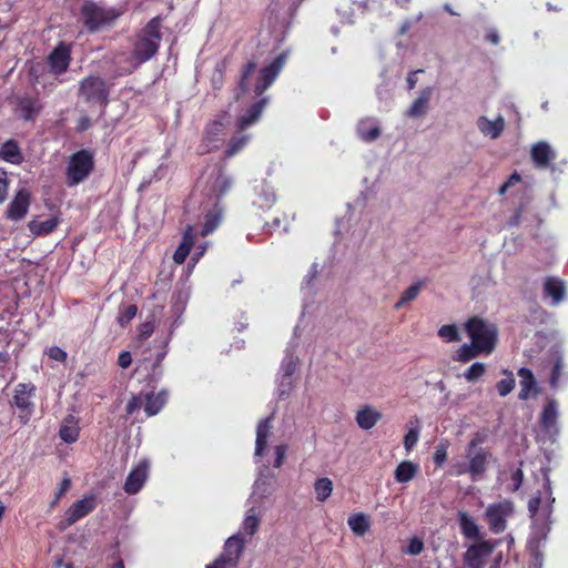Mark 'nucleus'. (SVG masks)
<instances>
[{
  "instance_id": "25",
  "label": "nucleus",
  "mask_w": 568,
  "mask_h": 568,
  "mask_svg": "<svg viewBox=\"0 0 568 568\" xmlns=\"http://www.w3.org/2000/svg\"><path fill=\"white\" fill-rule=\"evenodd\" d=\"M193 246V227L187 225L184 233L183 239L176 251L174 252L173 260L176 264H183L190 253L191 247Z\"/></svg>"
},
{
  "instance_id": "22",
  "label": "nucleus",
  "mask_w": 568,
  "mask_h": 568,
  "mask_svg": "<svg viewBox=\"0 0 568 568\" xmlns=\"http://www.w3.org/2000/svg\"><path fill=\"white\" fill-rule=\"evenodd\" d=\"M33 393V385L19 384L16 388L12 404L20 410H33V403L31 402Z\"/></svg>"
},
{
  "instance_id": "5",
  "label": "nucleus",
  "mask_w": 568,
  "mask_h": 568,
  "mask_svg": "<svg viewBox=\"0 0 568 568\" xmlns=\"http://www.w3.org/2000/svg\"><path fill=\"white\" fill-rule=\"evenodd\" d=\"M92 154L87 150L75 152L68 163L67 180L70 186L84 181L93 170Z\"/></svg>"
},
{
  "instance_id": "43",
  "label": "nucleus",
  "mask_w": 568,
  "mask_h": 568,
  "mask_svg": "<svg viewBox=\"0 0 568 568\" xmlns=\"http://www.w3.org/2000/svg\"><path fill=\"white\" fill-rule=\"evenodd\" d=\"M438 336L445 339L446 342H458L460 341L459 332L454 324L443 325L438 329Z\"/></svg>"
},
{
  "instance_id": "50",
  "label": "nucleus",
  "mask_w": 568,
  "mask_h": 568,
  "mask_svg": "<svg viewBox=\"0 0 568 568\" xmlns=\"http://www.w3.org/2000/svg\"><path fill=\"white\" fill-rule=\"evenodd\" d=\"M297 361V357H294L292 354H287L281 366L282 375L293 377V374L296 371Z\"/></svg>"
},
{
  "instance_id": "20",
  "label": "nucleus",
  "mask_w": 568,
  "mask_h": 568,
  "mask_svg": "<svg viewBox=\"0 0 568 568\" xmlns=\"http://www.w3.org/2000/svg\"><path fill=\"white\" fill-rule=\"evenodd\" d=\"M477 126L484 135L497 139L505 130V120L501 115H498L494 121L486 116H479Z\"/></svg>"
},
{
  "instance_id": "44",
  "label": "nucleus",
  "mask_w": 568,
  "mask_h": 568,
  "mask_svg": "<svg viewBox=\"0 0 568 568\" xmlns=\"http://www.w3.org/2000/svg\"><path fill=\"white\" fill-rule=\"evenodd\" d=\"M321 271L322 267L320 266V264L317 262H314L302 282V288L312 290Z\"/></svg>"
},
{
  "instance_id": "8",
  "label": "nucleus",
  "mask_w": 568,
  "mask_h": 568,
  "mask_svg": "<svg viewBox=\"0 0 568 568\" xmlns=\"http://www.w3.org/2000/svg\"><path fill=\"white\" fill-rule=\"evenodd\" d=\"M558 402L555 398L548 397L542 410L539 415V426L544 433L549 436H556L559 434L558 427Z\"/></svg>"
},
{
  "instance_id": "31",
  "label": "nucleus",
  "mask_w": 568,
  "mask_h": 568,
  "mask_svg": "<svg viewBox=\"0 0 568 568\" xmlns=\"http://www.w3.org/2000/svg\"><path fill=\"white\" fill-rule=\"evenodd\" d=\"M357 133L362 140L371 142L379 136L381 131L374 120H363L357 125Z\"/></svg>"
},
{
  "instance_id": "4",
  "label": "nucleus",
  "mask_w": 568,
  "mask_h": 568,
  "mask_svg": "<svg viewBox=\"0 0 568 568\" xmlns=\"http://www.w3.org/2000/svg\"><path fill=\"white\" fill-rule=\"evenodd\" d=\"M514 514V504L504 499L487 506L484 513L489 530L493 534H501L507 528V520Z\"/></svg>"
},
{
  "instance_id": "45",
  "label": "nucleus",
  "mask_w": 568,
  "mask_h": 568,
  "mask_svg": "<svg viewBox=\"0 0 568 568\" xmlns=\"http://www.w3.org/2000/svg\"><path fill=\"white\" fill-rule=\"evenodd\" d=\"M59 436L65 443H74L79 437V428L74 425H62L59 430Z\"/></svg>"
},
{
  "instance_id": "11",
  "label": "nucleus",
  "mask_w": 568,
  "mask_h": 568,
  "mask_svg": "<svg viewBox=\"0 0 568 568\" xmlns=\"http://www.w3.org/2000/svg\"><path fill=\"white\" fill-rule=\"evenodd\" d=\"M286 62V53H281L270 65L261 71V77L255 85L256 95H261L276 79Z\"/></svg>"
},
{
  "instance_id": "62",
  "label": "nucleus",
  "mask_w": 568,
  "mask_h": 568,
  "mask_svg": "<svg viewBox=\"0 0 568 568\" xmlns=\"http://www.w3.org/2000/svg\"><path fill=\"white\" fill-rule=\"evenodd\" d=\"M154 325L151 322H145L140 327V337L148 338L153 333Z\"/></svg>"
},
{
  "instance_id": "41",
  "label": "nucleus",
  "mask_w": 568,
  "mask_h": 568,
  "mask_svg": "<svg viewBox=\"0 0 568 568\" xmlns=\"http://www.w3.org/2000/svg\"><path fill=\"white\" fill-rule=\"evenodd\" d=\"M256 67V62L248 61L243 68L242 77L239 82V93L236 94V99H239L240 94L245 93L248 90L247 79L255 72Z\"/></svg>"
},
{
  "instance_id": "40",
  "label": "nucleus",
  "mask_w": 568,
  "mask_h": 568,
  "mask_svg": "<svg viewBox=\"0 0 568 568\" xmlns=\"http://www.w3.org/2000/svg\"><path fill=\"white\" fill-rule=\"evenodd\" d=\"M486 365L480 362L471 364L463 374L464 378L469 383H475L486 374Z\"/></svg>"
},
{
  "instance_id": "55",
  "label": "nucleus",
  "mask_w": 568,
  "mask_h": 568,
  "mask_svg": "<svg viewBox=\"0 0 568 568\" xmlns=\"http://www.w3.org/2000/svg\"><path fill=\"white\" fill-rule=\"evenodd\" d=\"M540 504H541V494L540 493H538L537 495L532 496L528 500V511L530 514V517H535L538 514L539 508H540Z\"/></svg>"
},
{
  "instance_id": "9",
  "label": "nucleus",
  "mask_w": 568,
  "mask_h": 568,
  "mask_svg": "<svg viewBox=\"0 0 568 568\" xmlns=\"http://www.w3.org/2000/svg\"><path fill=\"white\" fill-rule=\"evenodd\" d=\"M243 551V540L240 535L230 537L224 547V552L206 568H225L226 565L235 566Z\"/></svg>"
},
{
  "instance_id": "6",
  "label": "nucleus",
  "mask_w": 568,
  "mask_h": 568,
  "mask_svg": "<svg viewBox=\"0 0 568 568\" xmlns=\"http://www.w3.org/2000/svg\"><path fill=\"white\" fill-rule=\"evenodd\" d=\"M79 94L85 102L106 104L109 91L105 81L98 75H89L80 82Z\"/></svg>"
},
{
  "instance_id": "52",
  "label": "nucleus",
  "mask_w": 568,
  "mask_h": 568,
  "mask_svg": "<svg viewBox=\"0 0 568 568\" xmlns=\"http://www.w3.org/2000/svg\"><path fill=\"white\" fill-rule=\"evenodd\" d=\"M293 387V377L281 375V379L277 387L278 397L284 399L288 396Z\"/></svg>"
},
{
  "instance_id": "54",
  "label": "nucleus",
  "mask_w": 568,
  "mask_h": 568,
  "mask_svg": "<svg viewBox=\"0 0 568 568\" xmlns=\"http://www.w3.org/2000/svg\"><path fill=\"white\" fill-rule=\"evenodd\" d=\"M232 187V180L225 175L220 174L214 183V189L217 191V195L222 196Z\"/></svg>"
},
{
  "instance_id": "24",
  "label": "nucleus",
  "mask_w": 568,
  "mask_h": 568,
  "mask_svg": "<svg viewBox=\"0 0 568 568\" xmlns=\"http://www.w3.org/2000/svg\"><path fill=\"white\" fill-rule=\"evenodd\" d=\"M432 94L433 89L430 87L423 89L419 97L413 102V104L408 109V115L412 118H419L426 114Z\"/></svg>"
},
{
  "instance_id": "38",
  "label": "nucleus",
  "mask_w": 568,
  "mask_h": 568,
  "mask_svg": "<svg viewBox=\"0 0 568 568\" xmlns=\"http://www.w3.org/2000/svg\"><path fill=\"white\" fill-rule=\"evenodd\" d=\"M314 490L316 499L323 503L331 496L333 491V481L327 477L318 478L314 483Z\"/></svg>"
},
{
  "instance_id": "29",
  "label": "nucleus",
  "mask_w": 568,
  "mask_h": 568,
  "mask_svg": "<svg viewBox=\"0 0 568 568\" xmlns=\"http://www.w3.org/2000/svg\"><path fill=\"white\" fill-rule=\"evenodd\" d=\"M379 419V412L368 406L358 410L356 415V422L362 429H371Z\"/></svg>"
},
{
  "instance_id": "60",
  "label": "nucleus",
  "mask_w": 568,
  "mask_h": 568,
  "mask_svg": "<svg viewBox=\"0 0 568 568\" xmlns=\"http://www.w3.org/2000/svg\"><path fill=\"white\" fill-rule=\"evenodd\" d=\"M132 363V356L130 352H122L119 355L118 364L122 368H128Z\"/></svg>"
},
{
  "instance_id": "23",
  "label": "nucleus",
  "mask_w": 568,
  "mask_h": 568,
  "mask_svg": "<svg viewBox=\"0 0 568 568\" xmlns=\"http://www.w3.org/2000/svg\"><path fill=\"white\" fill-rule=\"evenodd\" d=\"M266 102H267V99L263 98L262 100L254 103L243 115H241L237 121L239 129L245 130L250 125L255 123L260 119V116L266 105Z\"/></svg>"
},
{
  "instance_id": "34",
  "label": "nucleus",
  "mask_w": 568,
  "mask_h": 568,
  "mask_svg": "<svg viewBox=\"0 0 568 568\" xmlns=\"http://www.w3.org/2000/svg\"><path fill=\"white\" fill-rule=\"evenodd\" d=\"M57 225L58 220L52 217L45 221L32 220L29 222L28 227L32 234L38 236L51 233L57 227Z\"/></svg>"
},
{
  "instance_id": "26",
  "label": "nucleus",
  "mask_w": 568,
  "mask_h": 568,
  "mask_svg": "<svg viewBox=\"0 0 568 568\" xmlns=\"http://www.w3.org/2000/svg\"><path fill=\"white\" fill-rule=\"evenodd\" d=\"M419 465L410 460L399 463L395 469L394 476L398 483H408L419 473Z\"/></svg>"
},
{
  "instance_id": "46",
  "label": "nucleus",
  "mask_w": 568,
  "mask_h": 568,
  "mask_svg": "<svg viewBox=\"0 0 568 568\" xmlns=\"http://www.w3.org/2000/svg\"><path fill=\"white\" fill-rule=\"evenodd\" d=\"M448 440H442L437 446L433 455V460L436 467H442L447 459Z\"/></svg>"
},
{
  "instance_id": "2",
  "label": "nucleus",
  "mask_w": 568,
  "mask_h": 568,
  "mask_svg": "<svg viewBox=\"0 0 568 568\" xmlns=\"http://www.w3.org/2000/svg\"><path fill=\"white\" fill-rule=\"evenodd\" d=\"M464 329L470 342L483 347L486 355L494 352L498 341V329L495 324L479 316H471L466 321Z\"/></svg>"
},
{
  "instance_id": "35",
  "label": "nucleus",
  "mask_w": 568,
  "mask_h": 568,
  "mask_svg": "<svg viewBox=\"0 0 568 568\" xmlns=\"http://www.w3.org/2000/svg\"><path fill=\"white\" fill-rule=\"evenodd\" d=\"M166 396L168 395L164 392H161L156 395H146L144 410L148 414V416H154L161 410V408L164 406L166 402Z\"/></svg>"
},
{
  "instance_id": "27",
  "label": "nucleus",
  "mask_w": 568,
  "mask_h": 568,
  "mask_svg": "<svg viewBox=\"0 0 568 568\" xmlns=\"http://www.w3.org/2000/svg\"><path fill=\"white\" fill-rule=\"evenodd\" d=\"M485 354L484 348L478 344L470 342V344H463L453 356V359L460 363H468L479 355Z\"/></svg>"
},
{
  "instance_id": "15",
  "label": "nucleus",
  "mask_w": 568,
  "mask_h": 568,
  "mask_svg": "<svg viewBox=\"0 0 568 568\" xmlns=\"http://www.w3.org/2000/svg\"><path fill=\"white\" fill-rule=\"evenodd\" d=\"M530 155L534 164L539 169L548 168L550 163L556 159L555 151L545 141H540L534 144L530 151Z\"/></svg>"
},
{
  "instance_id": "47",
  "label": "nucleus",
  "mask_w": 568,
  "mask_h": 568,
  "mask_svg": "<svg viewBox=\"0 0 568 568\" xmlns=\"http://www.w3.org/2000/svg\"><path fill=\"white\" fill-rule=\"evenodd\" d=\"M564 371V361L560 356H558L554 363L550 377H549V384L551 388H557L559 384V379L562 376Z\"/></svg>"
},
{
  "instance_id": "49",
  "label": "nucleus",
  "mask_w": 568,
  "mask_h": 568,
  "mask_svg": "<svg viewBox=\"0 0 568 568\" xmlns=\"http://www.w3.org/2000/svg\"><path fill=\"white\" fill-rule=\"evenodd\" d=\"M223 129H224V125L221 121H214L205 130L206 139L210 142L219 141L220 136L223 133Z\"/></svg>"
},
{
  "instance_id": "28",
  "label": "nucleus",
  "mask_w": 568,
  "mask_h": 568,
  "mask_svg": "<svg viewBox=\"0 0 568 568\" xmlns=\"http://www.w3.org/2000/svg\"><path fill=\"white\" fill-rule=\"evenodd\" d=\"M407 433L404 436V447L407 452H410L417 444L420 434V422L417 417L408 420L406 424Z\"/></svg>"
},
{
  "instance_id": "63",
  "label": "nucleus",
  "mask_w": 568,
  "mask_h": 568,
  "mask_svg": "<svg viewBox=\"0 0 568 568\" xmlns=\"http://www.w3.org/2000/svg\"><path fill=\"white\" fill-rule=\"evenodd\" d=\"M142 405V402L139 397H132L126 404V413L133 414L136 409H139Z\"/></svg>"
},
{
  "instance_id": "32",
  "label": "nucleus",
  "mask_w": 568,
  "mask_h": 568,
  "mask_svg": "<svg viewBox=\"0 0 568 568\" xmlns=\"http://www.w3.org/2000/svg\"><path fill=\"white\" fill-rule=\"evenodd\" d=\"M222 221V209L215 205L212 211L205 215V222L201 231L202 236H207L216 230Z\"/></svg>"
},
{
  "instance_id": "18",
  "label": "nucleus",
  "mask_w": 568,
  "mask_h": 568,
  "mask_svg": "<svg viewBox=\"0 0 568 568\" xmlns=\"http://www.w3.org/2000/svg\"><path fill=\"white\" fill-rule=\"evenodd\" d=\"M544 294L551 298L552 305H558L562 302L566 288L564 282L555 276H548L544 281Z\"/></svg>"
},
{
  "instance_id": "58",
  "label": "nucleus",
  "mask_w": 568,
  "mask_h": 568,
  "mask_svg": "<svg viewBox=\"0 0 568 568\" xmlns=\"http://www.w3.org/2000/svg\"><path fill=\"white\" fill-rule=\"evenodd\" d=\"M247 136H242L240 139H233L227 151L229 155H233L239 152L242 146L246 143Z\"/></svg>"
},
{
  "instance_id": "13",
  "label": "nucleus",
  "mask_w": 568,
  "mask_h": 568,
  "mask_svg": "<svg viewBox=\"0 0 568 568\" xmlns=\"http://www.w3.org/2000/svg\"><path fill=\"white\" fill-rule=\"evenodd\" d=\"M149 468L150 463L144 459L140 462L134 469L131 470L124 484V490L128 494H136L142 488L148 478Z\"/></svg>"
},
{
  "instance_id": "39",
  "label": "nucleus",
  "mask_w": 568,
  "mask_h": 568,
  "mask_svg": "<svg viewBox=\"0 0 568 568\" xmlns=\"http://www.w3.org/2000/svg\"><path fill=\"white\" fill-rule=\"evenodd\" d=\"M0 155L4 161L19 163L21 160L20 149L13 141H7L0 149Z\"/></svg>"
},
{
  "instance_id": "37",
  "label": "nucleus",
  "mask_w": 568,
  "mask_h": 568,
  "mask_svg": "<svg viewBox=\"0 0 568 568\" xmlns=\"http://www.w3.org/2000/svg\"><path fill=\"white\" fill-rule=\"evenodd\" d=\"M424 285L423 281L416 282L413 285H410L408 288H406L399 300L393 305V308H402L407 303L414 301L418 294L420 293V290Z\"/></svg>"
},
{
  "instance_id": "59",
  "label": "nucleus",
  "mask_w": 568,
  "mask_h": 568,
  "mask_svg": "<svg viewBox=\"0 0 568 568\" xmlns=\"http://www.w3.org/2000/svg\"><path fill=\"white\" fill-rule=\"evenodd\" d=\"M8 193V182L4 172H0V204L6 200Z\"/></svg>"
},
{
  "instance_id": "16",
  "label": "nucleus",
  "mask_w": 568,
  "mask_h": 568,
  "mask_svg": "<svg viewBox=\"0 0 568 568\" xmlns=\"http://www.w3.org/2000/svg\"><path fill=\"white\" fill-rule=\"evenodd\" d=\"M517 375L520 378V390L518 394L519 399L527 400L530 397V395L537 396L539 394L537 382L531 369L527 367H521L518 369Z\"/></svg>"
},
{
  "instance_id": "61",
  "label": "nucleus",
  "mask_w": 568,
  "mask_h": 568,
  "mask_svg": "<svg viewBox=\"0 0 568 568\" xmlns=\"http://www.w3.org/2000/svg\"><path fill=\"white\" fill-rule=\"evenodd\" d=\"M285 446L283 445H280V446H276L275 447V455H276V458H275V462H274V466L275 467H281L283 462H284V457H285Z\"/></svg>"
},
{
  "instance_id": "1",
  "label": "nucleus",
  "mask_w": 568,
  "mask_h": 568,
  "mask_svg": "<svg viewBox=\"0 0 568 568\" xmlns=\"http://www.w3.org/2000/svg\"><path fill=\"white\" fill-rule=\"evenodd\" d=\"M161 22L160 16L151 19L148 24L142 29L132 51V59L134 61L131 69L128 72H132L141 63L150 60L155 55L159 50L161 34Z\"/></svg>"
},
{
  "instance_id": "57",
  "label": "nucleus",
  "mask_w": 568,
  "mask_h": 568,
  "mask_svg": "<svg viewBox=\"0 0 568 568\" xmlns=\"http://www.w3.org/2000/svg\"><path fill=\"white\" fill-rule=\"evenodd\" d=\"M48 355L50 358L58 362H64L67 358V353L58 346L50 347Z\"/></svg>"
},
{
  "instance_id": "56",
  "label": "nucleus",
  "mask_w": 568,
  "mask_h": 568,
  "mask_svg": "<svg viewBox=\"0 0 568 568\" xmlns=\"http://www.w3.org/2000/svg\"><path fill=\"white\" fill-rule=\"evenodd\" d=\"M510 479L513 481V489L511 490L513 491H517L521 487L523 481H524L523 469L519 467L516 470H514L513 474H511Z\"/></svg>"
},
{
  "instance_id": "10",
  "label": "nucleus",
  "mask_w": 568,
  "mask_h": 568,
  "mask_svg": "<svg viewBox=\"0 0 568 568\" xmlns=\"http://www.w3.org/2000/svg\"><path fill=\"white\" fill-rule=\"evenodd\" d=\"M82 18L85 27L90 31H95L113 21L115 16H111L94 3H85L82 8Z\"/></svg>"
},
{
  "instance_id": "33",
  "label": "nucleus",
  "mask_w": 568,
  "mask_h": 568,
  "mask_svg": "<svg viewBox=\"0 0 568 568\" xmlns=\"http://www.w3.org/2000/svg\"><path fill=\"white\" fill-rule=\"evenodd\" d=\"M273 493V486L270 479L260 477L256 479L251 498L254 503H258L264 498H267Z\"/></svg>"
},
{
  "instance_id": "51",
  "label": "nucleus",
  "mask_w": 568,
  "mask_h": 568,
  "mask_svg": "<svg viewBox=\"0 0 568 568\" xmlns=\"http://www.w3.org/2000/svg\"><path fill=\"white\" fill-rule=\"evenodd\" d=\"M424 548V541L419 537H413L409 539L407 547L403 549V552L410 556H417L422 554Z\"/></svg>"
},
{
  "instance_id": "14",
  "label": "nucleus",
  "mask_w": 568,
  "mask_h": 568,
  "mask_svg": "<svg viewBox=\"0 0 568 568\" xmlns=\"http://www.w3.org/2000/svg\"><path fill=\"white\" fill-rule=\"evenodd\" d=\"M95 507L94 497H84L75 501L67 511L65 525L61 527L64 529L73 524H75L79 519L83 518L88 514H90Z\"/></svg>"
},
{
  "instance_id": "48",
  "label": "nucleus",
  "mask_w": 568,
  "mask_h": 568,
  "mask_svg": "<svg viewBox=\"0 0 568 568\" xmlns=\"http://www.w3.org/2000/svg\"><path fill=\"white\" fill-rule=\"evenodd\" d=\"M258 525L260 519L256 517L254 508H251L248 510L247 516L244 519L243 529L245 530L246 534L252 536L256 532Z\"/></svg>"
},
{
  "instance_id": "12",
  "label": "nucleus",
  "mask_w": 568,
  "mask_h": 568,
  "mask_svg": "<svg viewBox=\"0 0 568 568\" xmlns=\"http://www.w3.org/2000/svg\"><path fill=\"white\" fill-rule=\"evenodd\" d=\"M31 194L27 189L19 190L6 212L7 219L18 222L28 213L30 206Z\"/></svg>"
},
{
  "instance_id": "42",
  "label": "nucleus",
  "mask_w": 568,
  "mask_h": 568,
  "mask_svg": "<svg viewBox=\"0 0 568 568\" xmlns=\"http://www.w3.org/2000/svg\"><path fill=\"white\" fill-rule=\"evenodd\" d=\"M506 377L497 382L496 389L499 394V396L505 397L507 396L515 387V378L511 372L505 371Z\"/></svg>"
},
{
  "instance_id": "64",
  "label": "nucleus",
  "mask_w": 568,
  "mask_h": 568,
  "mask_svg": "<svg viewBox=\"0 0 568 568\" xmlns=\"http://www.w3.org/2000/svg\"><path fill=\"white\" fill-rule=\"evenodd\" d=\"M485 39L494 45H497L500 41L499 34H498L497 30H495V29H490L486 33Z\"/></svg>"
},
{
  "instance_id": "3",
  "label": "nucleus",
  "mask_w": 568,
  "mask_h": 568,
  "mask_svg": "<svg viewBox=\"0 0 568 568\" xmlns=\"http://www.w3.org/2000/svg\"><path fill=\"white\" fill-rule=\"evenodd\" d=\"M485 440V435L480 433H476L474 438L468 443L466 453L468 457V465L460 466L457 470V475H464L466 473L469 474L473 481H476L481 478L484 473L487 469L488 458L490 457V453L486 448H476L478 445L483 444Z\"/></svg>"
},
{
  "instance_id": "7",
  "label": "nucleus",
  "mask_w": 568,
  "mask_h": 568,
  "mask_svg": "<svg viewBox=\"0 0 568 568\" xmlns=\"http://www.w3.org/2000/svg\"><path fill=\"white\" fill-rule=\"evenodd\" d=\"M495 549V544L484 538L475 540L464 554V564L467 568H483L485 559L489 557Z\"/></svg>"
},
{
  "instance_id": "36",
  "label": "nucleus",
  "mask_w": 568,
  "mask_h": 568,
  "mask_svg": "<svg viewBox=\"0 0 568 568\" xmlns=\"http://www.w3.org/2000/svg\"><path fill=\"white\" fill-rule=\"evenodd\" d=\"M347 524L352 531L357 536H363L369 528L368 517L362 513L352 515Z\"/></svg>"
},
{
  "instance_id": "53",
  "label": "nucleus",
  "mask_w": 568,
  "mask_h": 568,
  "mask_svg": "<svg viewBox=\"0 0 568 568\" xmlns=\"http://www.w3.org/2000/svg\"><path fill=\"white\" fill-rule=\"evenodd\" d=\"M138 312V307L133 304L125 306L118 316V322L121 326L126 325L135 315Z\"/></svg>"
},
{
  "instance_id": "17",
  "label": "nucleus",
  "mask_w": 568,
  "mask_h": 568,
  "mask_svg": "<svg viewBox=\"0 0 568 568\" xmlns=\"http://www.w3.org/2000/svg\"><path fill=\"white\" fill-rule=\"evenodd\" d=\"M457 521L462 535L468 540H478L483 538L480 527L476 520L465 510H460L457 514Z\"/></svg>"
},
{
  "instance_id": "30",
  "label": "nucleus",
  "mask_w": 568,
  "mask_h": 568,
  "mask_svg": "<svg viewBox=\"0 0 568 568\" xmlns=\"http://www.w3.org/2000/svg\"><path fill=\"white\" fill-rule=\"evenodd\" d=\"M272 428V418L266 417L262 419L256 428V445H255V455H262L265 446L266 439Z\"/></svg>"
},
{
  "instance_id": "21",
  "label": "nucleus",
  "mask_w": 568,
  "mask_h": 568,
  "mask_svg": "<svg viewBox=\"0 0 568 568\" xmlns=\"http://www.w3.org/2000/svg\"><path fill=\"white\" fill-rule=\"evenodd\" d=\"M49 64L51 71L55 74L67 71L70 64V53L68 48L62 44L57 47L49 55Z\"/></svg>"
},
{
  "instance_id": "19",
  "label": "nucleus",
  "mask_w": 568,
  "mask_h": 568,
  "mask_svg": "<svg viewBox=\"0 0 568 568\" xmlns=\"http://www.w3.org/2000/svg\"><path fill=\"white\" fill-rule=\"evenodd\" d=\"M42 109L38 98L22 97L18 99V111L24 121H33Z\"/></svg>"
}]
</instances>
